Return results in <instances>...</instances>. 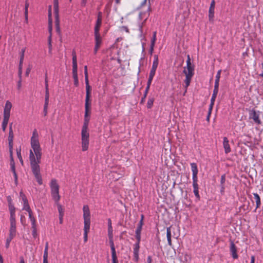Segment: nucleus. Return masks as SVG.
Segmentation results:
<instances>
[{
    "label": "nucleus",
    "mask_w": 263,
    "mask_h": 263,
    "mask_svg": "<svg viewBox=\"0 0 263 263\" xmlns=\"http://www.w3.org/2000/svg\"><path fill=\"white\" fill-rule=\"evenodd\" d=\"M84 221L90 220V213L89 206L85 205L83 208Z\"/></svg>",
    "instance_id": "f8f14e48"
},
{
    "label": "nucleus",
    "mask_w": 263,
    "mask_h": 263,
    "mask_svg": "<svg viewBox=\"0 0 263 263\" xmlns=\"http://www.w3.org/2000/svg\"><path fill=\"white\" fill-rule=\"evenodd\" d=\"M223 145L224 149V152L226 154L229 153L231 149L229 143V140L227 137L223 138Z\"/></svg>",
    "instance_id": "dca6fc26"
},
{
    "label": "nucleus",
    "mask_w": 263,
    "mask_h": 263,
    "mask_svg": "<svg viewBox=\"0 0 263 263\" xmlns=\"http://www.w3.org/2000/svg\"><path fill=\"white\" fill-rule=\"evenodd\" d=\"M191 170L193 173V192L195 194V197L198 200L200 199V195L199 194V188L198 184V170L197 168V164L195 163H191Z\"/></svg>",
    "instance_id": "20e7f679"
},
{
    "label": "nucleus",
    "mask_w": 263,
    "mask_h": 263,
    "mask_svg": "<svg viewBox=\"0 0 263 263\" xmlns=\"http://www.w3.org/2000/svg\"><path fill=\"white\" fill-rule=\"evenodd\" d=\"M253 195H254V199L255 200V202H256V208L254 210V212H255L256 210L260 208V205H261V200H260V198L259 197V196L258 195V194L257 193H253Z\"/></svg>",
    "instance_id": "6ab92c4d"
},
{
    "label": "nucleus",
    "mask_w": 263,
    "mask_h": 263,
    "mask_svg": "<svg viewBox=\"0 0 263 263\" xmlns=\"http://www.w3.org/2000/svg\"><path fill=\"white\" fill-rule=\"evenodd\" d=\"M156 31L154 32L151 44V45L152 46H155V42L156 41Z\"/></svg>",
    "instance_id": "f704fd0d"
},
{
    "label": "nucleus",
    "mask_w": 263,
    "mask_h": 263,
    "mask_svg": "<svg viewBox=\"0 0 263 263\" xmlns=\"http://www.w3.org/2000/svg\"><path fill=\"white\" fill-rule=\"evenodd\" d=\"M10 228H16L15 217H10Z\"/></svg>",
    "instance_id": "7c9ffc66"
},
{
    "label": "nucleus",
    "mask_w": 263,
    "mask_h": 263,
    "mask_svg": "<svg viewBox=\"0 0 263 263\" xmlns=\"http://www.w3.org/2000/svg\"><path fill=\"white\" fill-rule=\"evenodd\" d=\"M154 99L153 98L149 99L147 103V107L148 108H151L153 104Z\"/></svg>",
    "instance_id": "ea45409f"
},
{
    "label": "nucleus",
    "mask_w": 263,
    "mask_h": 263,
    "mask_svg": "<svg viewBox=\"0 0 263 263\" xmlns=\"http://www.w3.org/2000/svg\"><path fill=\"white\" fill-rule=\"evenodd\" d=\"M72 63H77V55H76V52L74 51H72Z\"/></svg>",
    "instance_id": "49530a36"
},
{
    "label": "nucleus",
    "mask_w": 263,
    "mask_h": 263,
    "mask_svg": "<svg viewBox=\"0 0 263 263\" xmlns=\"http://www.w3.org/2000/svg\"><path fill=\"white\" fill-rule=\"evenodd\" d=\"M151 0H144L141 4V6L143 7L144 5H146L147 2H148V5L146 10L144 11H140L139 14V19L141 20H144V22H145L148 18L149 15V12L151 11Z\"/></svg>",
    "instance_id": "0eeeda50"
},
{
    "label": "nucleus",
    "mask_w": 263,
    "mask_h": 263,
    "mask_svg": "<svg viewBox=\"0 0 263 263\" xmlns=\"http://www.w3.org/2000/svg\"><path fill=\"white\" fill-rule=\"evenodd\" d=\"M108 237L111 252V258L112 263H118V260L117 256L116 249L113 240V235H111V236H108Z\"/></svg>",
    "instance_id": "6e6552de"
},
{
    "label": "nucleus",
    "mask_w": 263,
    "mask_h": 263,
    "mask_svg": "<svg viewBox=\"0 0 263 263\" xmlns=\"http://www.w3.org/2000/svg\"><path fill=\"white\" fill-rule=\"evenodd\" d=\"M230 252L232 254V257L234 259H237L238 257V256L237 253V248L236 246L235 245L233 241H231L230 243Z\"/></svg>",
    "instance_id": "4468645a"
},
{
    "label": "nucleus",
    "mask_w": 263,
    "mask_h": 263,
    "mask_svg": "<svg viewBox=\"0 0 263 263\" xmlns=\"http://www.w3.org/2000/svg\"><path fill=\"white\" fill-rule=\"evenodd\" d=\"M48 45H49V50L50 51L51 50V34L48 37Z\"/></svg>",
    "instance_id": "052dcab7"
},
{
    "label": "nucleus",
    "mask_w": 263,
    "mask_h": 263,
    "mask_svg": "<svg viewBox=\"0 0 263 263\" xmlns=\"http://www.w3.org/2000/svg\"><path fill=\"white\" fill-rule=\"evenodd\" d=\"M28 214H29V219L31 222L32 227H34V226H36V224H35L36 221H35V218L32 215V211L28 212Z\"/></svg>",
    "instance_id": "c85d7f7f"
},
{
    "label": "nucleus",
    "mask_w": 263,
    "mask_h": 263,
    "mask_svg": "<svg viewBox=\"0 0 263 263\" xmlns=\"http://www.w3.org/2000/svg\"><path fill=\"white\" fill-rule=\"evenodd\" d=\"M102 14L101 12L98 14L97 20L94 28V36H95V48L94 53L96 54L101 47L102 43V39L100 33V29L102 25Z\"/></svg>",
    "instance_id": "f03ea898"
},
{
    "label": "nucleus",
    "mask_w": 263,
    "mask_h": 263,
    "mask_svg": "<svg viewBox=\"0 0 263 263\" xmlns=\"http://www.w3.org/2000/svg\"><path fill=\"white\" fill-rule=\"evenodd\" d=\"M53 8L55 14V23L57 28L59 27L60 20L59 15V2L58 0H53Z\"/></svg>",
    "instance_id": "9d476101"
},
{
    "label": "nucleus",
    "mask_w": 263,
    "mask_h": 263,
    "mask_svg": "<svg viewBox=\"0 0 263 263\" xmlns=\"http://www.w3.org/2000/svg\"><path fill=\"white\" fill-rule=\"evenodd\" d=\"M49 91H45V101H49Z\"/></svg>",
    "instance_id": "4d7b16f0"
},
{
    "label": "nucleus",
    "mask_w": 263,
    "mask_h": 263,
    "mask_svg": "<svg viewBox=\"0 0 263 263\" xmlns=\"http://www.w3.org/2000/svg\"><path fill=\"white\" fill-rule=\"evenodd\" d=\"M34 227H32V229H33L32 235H33L34 238H35L36 235H37L36 226H34Z\"/></svg>",
    "instance_id": "6e6d98bb"
},
{
    "label": "nucleus",
    "mask_w": 263,
    "mask_h": 263,
    "mask_svg": "<svg viewBox=\"0 0 263 263\" xmlns=\"http://www.w3.org/2000/svg\"><path fill=\"white\" fill-rule=\"evenodd\" d=\"M158 64H159L158 56L157 55L155 54L154 56V61L153 62V65H152V68L157 69L158 66Z\"/></svg>",
    "instance_id": "a878e982"
},
{
    "label": "nucleus",
    "mask_w": 263,
    "mask_h": 263,
    "mask_svg": "<svg viewBox=\"0 0 263 263\" xmlns=\"http://www.w3.org/2000/svg\"><path fill=\"white\" fill-rule=\"evenodd\" d=\"M23 210H25L28 212L32 211L30 208V206L28 204V200H26L25 201H23Z\"/></svg>",
    "instance_id": "cd10ccee"
},
{
    "label": "nucleus",
    "mask_w": 263,
    "mask_h": 263,
    "mask_svg": "<svg viewBox=\"0 0 263 263\" xmlns=\"http://www.w3.org/2000/svg\"><path fill=\"white\" fill-rule=\"evenodd\" d=\"M91 109V102H85L84 117H89Z\"/></svg>",
    "instance_id": "f3484780"
},
{
    "label": "nucleus",
    "mask_w": 263,
    "mask_h": 263,
    "mask_svg": "<svg viewBox=\"0 0 263 263\" xmlns=\"http://www.w3.org/2000/svg\"><path fill=\"white\" fill-rule=\"evenodd\" d=\"M48 242H46L45 244V249L43 254V263H48Z\"/></svg>",
    "instance_id": "a211bd4d"
},
{
    "label": "nucleus",
    "mask_w": 263,
    "mask_h": 263,
    "mask_svg": "<svg viewBox=\"0 0 263 263\" xmlns=\"http://www.w3.org/2000/svg\"><path fill=\"white\" fill-rule=\"evenodd\" d=\"M26 50V48H24L21 50L20 52V59L19 62V66H23V61L24 59V54Z\"/></svg>",
    "instance_id": "393cba45"
},
{
    "label": "nucleus",
    "mask_w": 263,
    "mask_h": 263,
    "mask_svg": "<svg viewBox=\"0 0 263 263\" xmlns=\"http://www.w3.org/2000/svg\"><path fill=\"white\" fill-rule=\"evenodd\" d=\"M20 197L22 200L23 201H25L26 200H27V199L25 195L23 193L22 191H21L20 193Z\"/></svg>",
    "instance_id": "c03bdc74"
},
{
    "label": "nucleus",
    "mask_w": 263,
    "mask_h": 263,
    "mask_svg": "<svg viewBox=\"0 0 263 263\" xmlns=\"http://www.w3.org/2000/svg\"><path fill=\"white\" fill-rule=\"evenodd\" d=\"M185 67H193V66H192L191 62V59L189 55H187V59L186 61V66Z\"/></svg>",
    "instance_id": "a18cd8bd"
},
{
    "label": "nucleus",
    "mask_w": 263,
    "mask_h": 263,
    "mask_svg": "<svg viewBox=\"0 0 263 263\" xmlns=\"http://www.w3.org/2000/svg\"><path fill=\"white\" fill-rule=\"evenodd\" d=\"M50 187L51 189V194L52 198L55 202L58 204V202L60 199V196L59 195L60 187L57 180L54 179L51 180L50 183Z\"/></svg>",
    "instance_id": "39448f33"
},
{
    "label": "nucleus",
    "mask_w": 263,
    "mask_h": 263,
    "mask_svg": "<svg viewBox=\"0 0 263 263\" xmlns=\"http://www.w3.org/2000/svg\"><path fill=\"white\" fill-rule=\"evenodd\" d=\"M16 235V228H10L9 230V236L12 238H14Z\"/></svg>",
    "instance_id": "72a5a7b5"
},
{
    "label": "nucleus",
    "mask_w": 263,
    "mask_h": 263,
    "mask_svg": "<svg viewBox=\"0 0 263 263\" xmlns=\"http://www.w3.org/2000/svg\"><path fill=\"white\" fill-rule=\"evenodd\" d=\"M156 71V69H155L153 68H151V70L150 71L149 74L148 80L147 83H148L149 85H151L153 79L155 75Z\"/></svg>",
    "instance_id": "412c9836"
},
{
    "label": "nucleus",
    "mask_w": 263,
    "mask_h": 263,
    "mask_svg": "<svg viewBox=\"0 0 263 263\" xmlns=\"http://www.w3.org/2000/svg\"><path fill=\"white\" fill-rule=\"evenodd\" d=\"M17 157H18L20 162H21L22 164H23V159H22V158L21 156V149H20V150L17 149Z\"/></svg>",
    "instance_id": "09e8293b"
},
{
    "label": "nucleus",
    "mask_w": 263,
    "mask_h": 263,
    "mask_svg": "<svg viewBox=\"0 0 263 263\" xmlns=\"http://www.w3.org/2000/svg\"><path fill=\"white\" fill-rule=\"evenodd\" d=\"M220 81L215 80V85H214V88L213 91H218L219 90V84Z\"/></svg>",
    "instance_id": "37998d69"
},
{
    "label": "nucleus",
    "mask_w": 263,
    "mask_h": 263,
    "mask_svg": "<svg viewBox=\"0 0 263 263\" xmlns=\"http://www.w3.org/2000/svg\"><path fill=\"white\" fill-rule=\"evenodd\" d=\"M218 92V91H213V94H212V98L211 99V102L215 103V99L216 98V97H217Z\"/></svg>",
    "instance_id": "4c0bfd02"
},
{
    "label": "nucleus",
    "mask_w": 263,
    "mask_h": 263,
    "mask_svg": "<svg viewBox=\"0 0 263 263\" xmlns=\"http://www.w3.org/2000/svg\"><path fill=\"white\" fill-rule=\"evenodd\" d=\"M214 105V103L211 102V103L209 106V114H211L212 110L213 109Z\"/></svg>",
    "instance_id": "680f3d73"
},
{
    "label": "nucleus",
    "mask_w": 263,
    "mask_h": 263,
    "mask_svg": "<svg viewBox=\"0 0 263 263\" xmlns=\"http://www.w3.org/2000/svg\"><path fill=\"white\" fill-rule=\"evenodd\" d=\"M13 137H14L13 133H9L8 141L9 142V141L13 142Z\"/></svg>",
    "instance_id": "5fc2aeb1"
},
{
    "label": "nucleus",
    "mask_w": 263,
    "mask_h": 263,
    "mask_svg": "<svg viewBox=\"0 0 263 263\" xmlns=\"http://www.w3.org/2000/svg\"><path fill=\"white\" fill-rule=\"evenodd\" d=\"M10 166H11V170L12 172L15 171V163L13 160V158H12V159L10 161Z\"/></svg>",
    "instance_id": "a19ab883"
},
{
    "label": "nucleus",
    "mask_w": 263,
    "mask_h": 263,
    "mask_svg": "<svg viewBox=\"0 0 263 263\" xmlns=\"http://www.w3.org/2000/svg\"><path fill=\"white\" fill-rule=\"evenodd\" d=\"M84 75H85V79H88V74L87 71V66L85 65L84 66Z\"/></svg>",
    "instance_id": "864d4df0"
},
{
    "label": "nucleus",
    "mask_w": 263,
    "mask_h": 263,
    "mask_svg": "<svg viewBox=\"0 0 263 263\" xmlns=\"http://www.w3.org/2000/svg\"><path fill=\"white\" fill-rule=\"evenodd\" d=\"M17 87L18 89H20L22 87V79H19L17 82Z\"/></svg>",
    "instance_id": "e2e57ef3"
},
{
    "label": "nucleus",
    "mask_w": 263,
    "mask_h": 263,
    "mask_svg": "<svg viewBox=\"0 0 263 263\" xmlns=\"http://www.w3.org/2000/svg\"><path fill=\"white\" fill-rule=\"evenodd\" d=\"M31 68L30 67H28L27 68L25 72L26 76L28 77L30 72Z\"/></svg>",
    "instance_id": "69168bd1"
},
{
    "label": "nucleus",
    "mask_w": 263,
    "mask_h": 263,
    "mask_svg": "<svg viewBox=\"0 0 263 263\" xmlns=\"http://www.w3.org/2000/svg\"><path fill=\"white\" fill-rule=\"evenodd\" d=\"M84 232L89 233L90 226V220L84 221Z\"/></svg>",
    "instance_id": "bb28decb"
},
{
    "label": "nucleus",
    "mask_w": 263,
    "mask_h": 263,
    "mask_svg": "<svg viewBox=\"0 0 263 263\" xmlns=\"http://www.w3.org/2000/svg\"><path fill=\"white\" fill-rule=\"evenodd\" d=\"M12 173H13V176L14 177L15 182L16 183L17 181V176L16 171H13V172H12Z\"/></svg>",
    "instance_id": "338daca9"
},
{
    "label": "nucleus",
    "mask_w": 263,
    "mask_h": 263,
    "mask_svg": "<svg viewBox=\"0 0 263 263\" xmlns=\"http://www.w3.org/2000/svg\"><path fill=\"white\" fill-rule=\"evenodd\" d=\"M183 72L185 76V79L184 80V83H185L184 87H185V90L183 93V96H184L185 93L186 92L187 88L190 84L191 79L194 74V67H184Z\"/></svg>",
    "instance_id": "423d86ee"
},
{
    "label": "nucleus",
    "mask_w": 263,
    "mask_h": 263,
    "mask_svg": "<svg viewBox=\"0 0 263 263\" xmlns=\"http://www.w3.org/2000/svg\"><path fill=\"white\" fill-rule=\"evenodd\" d=\"M221 70H219L216 74L215 80L220 81Z\"/></svg>",
    "instance_id": "603ef678"
},
{
    "label": "nucleus",
    "mask_w": 263,
    "mask_h": 263,
    "mask_svg": "<svg viewBox=\"0 0 263 263\" xmlns=\"http://www.w3.org/2000/svg\"><path fill=\"white\" fill-rule=\"evenodd\" d=\"M143 219H144V216H143V215H141V219H140V221L139 222L138 226L136 230V232H137V233L141 232L142 226L143 225Z\"/></svg>",
    "instance_id": "4be33fe9"
},
{
    "label": "nucleus",
    "mask_w": 263,
    "mask_h": 263,
    "mask_svg": "<svg viewBox=\"0 0 263 263\" xmlns=\"http://www.w3.org/2000/svg\"><path fill=\"white\" fill-rule=\"evenodd\" d=\"M28 7H29V4L26 2L25 3V15H28Z\"/></svg>",
    "instance_id": "13d9d810"
},
{
    "label": "nucleus",
    "mask_w": 263,
    "mask_h": 263,
    "mask_svg": "<svg viewBox=\"0 0 263 263\" xmlns=\"http://www.w3.org/2000/svg\"><path fill=\"white\" fill-rule=\"evenodd\" d=\"M22 68H23V66H18V76L19 79H22Z\"/></svg>",
    "instance_id": "8fccbe9b"
},
{
    "label": "nucleus",
    "mask_w": 263,
    "mask_h": 263,
    "mask_svg": "<svg viewBox=\"0 0 263 263\" xmlns=\"http://www.w3.org/2000/svg\"><path fill=\"white\" fill-rule=\"evenodd\" d=\"M48 22H52V12H51V6H49L48 8Z\"/></svg>",
    "instance_id": "e433bc0d"
},
{
    "label": "nucleus",
    "mask_w": 263,
    "mask_h": 263,
    "mask_svg": "<svg viewBox=\"0 0 263 263\" xmlns=\"http://www.w3.org/2000/svg\"><path fill=\"white\" fill-rule=\"evenodd\" d=\"M9 118L10 116L4 115L2 124L7 125L9 122Z\"/></svg>",
    "instance_id": "c9c22d12"
},
{
    "label": "nucleus",
    "mask_w": 263,
    "mask_h": 263,
    "mask_svg": "<svg viewBox=\"0 0 263 263\" xmlns=\"http://www.w3.org/2000/svg\"><path fill=\"white\" fill-rule=\"evenodd\" d=\"M88 232H84V241L85 242H87L88 239Z\"/></svg>",
    "instance_id": "0e129e2a"
},
{
    "label": "nucleus",
    "mask_w": 263,
    "mask_h": 263,
    "mask_svg": "<svg viewBox=\"0 0 263 263\" xmlns=\"http://www.w3.org/2000/svg\"><path fill=\"white\" fill-rule=\"evenodd\" d=\"M171 227H170L167 228V229H166V237H167V240L168 241V244L170 246H172V240H171L172 233H171Z\"/></svg>",
    "instance_id": "aec40b11"
},
{
    "label": "nucleus",
    "mask_w": 263,
    "mask_h": 263,
    "mask_svg": "<svg viewBox=\"0 0 263 263\" xmlns=\"http://www.w3.org/2000/svg\"><path fill=\"white\" fill-rule=\"evenodd\" d=\"M226 182V176L223 175L221 176L220 179V185H224Z\"/></svg>",
    "instance_id": "3c124183"
},
{
    "label": "nucleus",
    "mask_w": 263,
    "mask_h": 263,
    "mask_svg": "<svg viewBox=\"0 0 263 263\" xmlns=\"http://www.w3.org/2000/svg\"><path fill=\"white\" fill-rule=\"evenodd\" d=\"M214 9L215 8H209V20L211 21L213 20L214 16Z\"/></svg>",
    "instance_id": "c756f323"
},
{
    "label": "nucleus",
    "mask_w": 263,
    "mask_h": 263,
    "mask_svg": "<svg viewBox=\"0 0 263 263\" xmlns=\"http://www.w3.org/2000/svg\"><path fill=\"white\" fill-rule=\"evenodd\" d=\"M108 222V236H111V235H113V229L111 226V220L110 218H108L107 220Z\"/></svg>",
    "instance_id": "5701e85b"
},
{
    "label": "nucleus",
    "mask_w": 263,
    "mask_h": 263,
    "mask_svg": "<svg viewBox=\"0 0 263 263\" xmlns=\"http://www.w3.org/2000/svg\"><path fill=\"white\" fill-rule=\"evenodd\" d=\"M72 77L74 79V85L77 87L78 86L79 79L78 75H73Z\"/></svg>",
    "instance_id": "79ce46f5"
},
{
    "label": "nucleus",
    "mask_w": 263,
    "mask_h": 263,
    "mask_svg": "<svg viewBox=\"0 0 263 263\" xmlns=\"http://www.w3.org/2000/svg\"><path fill=\"white\" fill-rule=\"evenodd\" d=\"M249 118L253 120L254 122L257 125L261 123L259 119V112L256 111L255 109H252L249 111Z\"/></svg>",
    "instance_id": "1a4fd4ad"
},
{
    "label": "nucleus",
    "mask_w": 263,
    "mask_h": 263,
    "mask_svg": "<svg viewBox=\"0 0 263 263\" xmlns=\"http://www.w3.org/2000/svg\"><path fill=\"white\" fill-rule=\"evenodd\" d=\"M52 22H48V30L50 33V35H51V32H52Z\"/></svg>",
    "instance_id": "bf43d9fd"
},
{
    "label": "nucleus",
    "mask_w": 263,
    "mask_h": 263,
    "mask_svg": "<svg viewBox=\"0 0 263 263\" xmlns=\"http://www.w3.org/2000/svg\"><path fill=\"white\" fill-rule=\"evenodd\" d=\"M78 75V65L77 63H72V76Z\"/></svg>",
    "instance_id": "2f4dec72"
},
{
    "label": "nucleus",
    "mask_w": 263,
    "mask_h": 263,
    "mask_svg": "<svg viewBox=\"0 0 263 263\" xmlns=\"http://www.w3.org/2000/svg\"><path fill=\"white\" fill-rule=\"evenodd\" d=\"M140 249V245L138 243H135L133 248L134 258L133 259L135 262H138L139 260V252Z\"/></svg>",
    "instance_id": "ddd939ff"
},
{
    "label": "nucleus",
    "mask_w": 263,
    "mask_h": 263,
    "mask_svg": "<svg viewBox=\"0 0 263 263\" xmlns=\"http://www.w3.org/2000/svg\"><path fill=\"white\" fill-rule=\"evenodd\" d=\"M89 117H84V122L81 131L82 150L84 152L88 149L89 144V134L88 132V123Z\"/></svg>",
    "instance_id": "7ed1b4c3"
},
{
    "label": "nucleus",
    "mask_w": 263,
    "mask_h": 263,
    "mask_svg": "<svg viewBox=\"0 0 263 263\" xmlns=\"http://www.w3.org/2000/svg\"><path fill=\"white\" fill-rule=\"evenodd\" d=\"M147 263H152V258L151 256H148L147 258Z\"/></svg>",
    "instance_id": "774afa93"
},
{
    "label": "nucleus",
    "mask_w": 263,
    "mask_h": 263,
    "mask_svg": "<svg viewBox=\"0 0 263 263\" xmlns=\"http://www.w3.org/2000/svg\"><path fill=\"white\" fill-rule=\"evenodd\" d=\"M30 144L31 149L29 151V158L31 169L39 184L42 185L43 181L39 164L41 161L42 153L39 140V135L35 129L32 132Z\"/></svg>",
    "instance_id": "f257e3e1"
},
{
    "label": "nucleus",
    "mask_w": 263,
    "mask_h": 263,
    "mask_svg": "<svg viewBox=\"0 0 263 263\" xmlns=\"http://www.w3.org/2000/svg\"><path fill=\"white\" fill-rule=\"evenodd\" d=\"M12 103L9 101H7L4 109V115L10 116V111L12 108Z\"/></svg>",
    "instance_id": "2eb2a0df"
},
{
    "label": "nucleus",
    "mask_w": 263,
    "mask_h": 263,
    "mask_svg": "<svg viewBox=\"0 0 263 263\" xmlns=\"http://www.w3.org/2000/svg\"><path fill=\"white\" fill-rule=\"evenodd\" d=\"M150 86H151V85H149L148 83H147V86H146V87L145 88L143 97L142 98V100H141L142 102L144 101V100L146 98V96H147V95L148 93V92L149 91V88H150Z\"/></svg>",
    "instance_id": "473e14b6"
},
{
    "label": "nucleus",
    "mask_w": 263,
    "mask_h": 263,
    "mask_svg": "<svg viewBox=\"0 0 263 263\" xmlns=\"http://www.w3.org/2000/svg\"><path fill=\"white\" fill-rule=\"evenodd\" d=\"M136 238L137 239V242L135 243H138L140 245V240H141V233L136 232Z\"/></svg>",
    "instance_id": "58836bf2"
},
{
    "label": "nucleus",
    "mask_w": 263,
    "mask_h": 263,
    "mask_svg": "<svg viewBox=\"0 0 263 263\" xmlns=\"http://www.w3.org/2000/svg\"><path fill=\"white\" fill-rule=\"evenodd\" d=\"M13 238L11 237H10L9 236L7 240H6V247L7 248H8L9 247V245H10V242H11V241L12 240V239H13Z\"/></svg>",
    "instance_id": "de8ad7c7"
},
{
    "label": "nucleus",
    "mask_w": 263,
    "mask_h": 263,
    "mask_svg": "<svg viewBox=\"0 0 263 263\" xmlns=\"http://www.w3.org/2000/svg\"><path fill=\"white\" fill-rule=\"evenodd\" d=\"M9 210L10 214V217H15V208L14 205L10 203L9 204Z\"/></svg>",
    "instance_id": "b1692460"
},
{
    "label": "nucleus",
    "mask_w": 263,
    "mask_h": 263,
    "mask_svg": "<svg viewBox=\"0 0 263 263\" xmlns=\"http://www.w3.org/2000/svg\"><path fill=\"white\" fill-rule=\"evenodd\" d=\"M85 84H86V98H85V102H91L90 101V96H91V87L89 84V80L88 79H85Z\"/></svg>",
    "instance_id": "9b49d317"
}]
</instances>
